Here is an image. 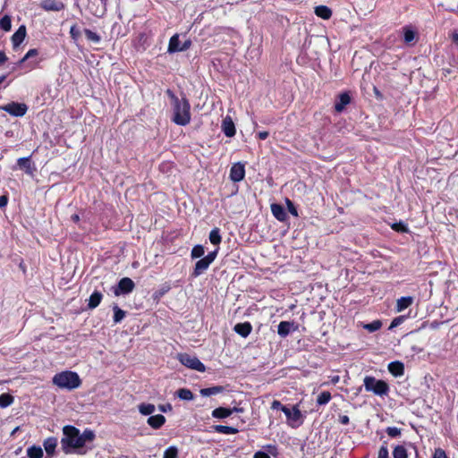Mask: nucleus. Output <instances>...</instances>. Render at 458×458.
<instances>
[{
	"label": "nucleus",
	"instance_id": "nucleus-47",
	"mask_svg": "<svg viewBox=\"0 0 458 458\" xmlns=\"http://www.w3.org/2000/svg\"><path fill=\"white\" fill-rule=\"evenodd\" d=\"M392 228L397 232L406 233L408 231L406 225L403 223H395L392 225Z\"/></svg>",
	"mask_w": 458,
	"mask_h": 458
},
{
	"label": "nucleus",
	"instance_id": "nucleus-7",
	"mask_svg": "<svg viewBox=\"0 0 458 458\" xmlns=\"http://www.w3.org/2000/svg\"><path fill=\"white\" fill-rule=\"evenodd\" d=\"M191 46V40L186 39L182 43L180 40V37L178 34H175L171 37L168 44L167 52L168 53H175V52H182L188 50Z\"/></svg>",
	"mask_w": 458,
	"mask_h": 458
},
{
	"label": "nucleus",
	"instance_id": "nucleus-15",
	"mask_svg": "<svg viewBox=\"0 0 458 458\" xmlns=\"http://www.w3.org/2000/svg\"><path fill=\"white\" fill-rule=\"evenodd\" d=\"M222 131L226 137H233L235 135V126L233 119L230 116H225L222 122Z\"/></svg>",
	"mask_w": 458,
	"mask_h": 458
},
{
	"label": "nucleus",
	"instance_id": "nucleus-49",
	"mask_svg": "<svg viewBox=\"0 0 458 458\" xmlns=\"http://www.w3.org/2000/svg\"><path fill=\"white\" fill-rule=\"evenodd\" d=\"M377 458H388V450L386 446L380 447Z\"/></svg>",
	"mask_w": 458,
	"mask_h": 458
},
{
	"label": "nucleus",
	"instance_id": "nucleus-13",
	"mask_svg": "<svg viewBox=\"0 0 458 458\" xmlns=\"http://www.w3.org/2000/svg\"><path fill=\"white\" fill-rule=\"evenodd\" d=\"M297 329V326L293 321H281L277 327V334L284 338L286 337L291 331H295Z\"/></svg>",
	"mask_w": 458,
	"mask_h": 458
},
{
	"label": "nucleus",
	"instance_id": "nucleus-27",
	"mask_svg": "<svg viewBox=\"0 0 458 458\" xmlns=\"http://www.w3.org/2000/svg\"><path fill=\"white\" fill-rule=\"evenodd\" d=\"M43 449L39 445H31L27 449L29 458H43Z\"/></svg>",
	"mask_w": 458,
	"mask_h": 458
},
{
	"label": "nucleus",
	"instance_id": "nucleus-24",
	"mask_svg": "<svg viewBox=\"0 0 458 458\" xmlns=\"http://www.w3.org/2000/svg\"><path fill=\"white\" fill-rule=\"evenodd\" d=\"M315 13L317 16L328 20L332 16V11L329 7L326 5H318L315 8Z\"/></svg>",
	"mask_w": 458,
	"mask_h": 458
},
{
	"label": "nucleus",
	"instance_id": "nucleus-63",
	"mask_svg": "<svg viewBox=\"0 0 458 458\" xmlns=\"http://www.w3.org/2000/svg\"><path fill=\"white\" fill-rule=\"evenodd\" d=\"M5 79H6V75L0 76V85L4 81Z\"/></svg>",
	"mask_w": 458,
	"mask_h": 458
},
{
	"label": "nucleus",
	"instance_id": "nucleus-29",
	"mask_svg": "<svg viewBox=\"0 0 458 458\" xmlns=\"http://www.w3.org/2000/svg\"><path fill=\"white\" fill-rule=\"evenodd\" d=\"M223 390H224L223 386H212V387H208V388H202V389H200L199 393L202 396L207 397V396L220 394L223 392Z\"/></svg>",
	"mask_w": 458,
	"mask_h": 458
},
{
	"label": "nucleus",
	"instance_id": "nucleus-20",
	"mask_svg": "<svg viewBox=\"0 0 458 458\" xmlns=\"http://www.w3.org/2000/svg\"><path fill=\"white\" fill-rule=\"evenodd\" d=\"M233 329L241 336L247 337L252 330V326L250 322L238 323Z\"/></svg>",
	"mask_w": 458,
	"mask_h": 458
},
{
	"label": "nucleus",
	"instance_id": "nucleus-48",
	"mask_svg": "<svg viewBox=\"0 0 458 458\" xmlns=\"http://www.w3.org/2000/svg\"><path fill=\"white\" fill-rule=\"evenodd\" d=\"M433 458H448V457L446 456V454L443 449L437 448L435 450Z\"/></svg>",
	"mask_w": 458,
	"mask_h": 458
},
{
	"label": "nucleus",
	"instance_id": "nucleus-6",
	"mask_svg": "<svg viewBox=\"0 0 458 458\" xmlns=\"http://www.w3.org/2000/svg\"><path fill=\"white\" fill-rule=\"evenodd\" d=\"M217 255V250L209 252L207 256L198 260L195 264V267L193 270V276L197 277L204 273L210 264L216 259Z\"/></svg>",
	"mask_w": 458,
	"mask_h": 458
},
{
	"label": "nucleus",
	"instance_id": "nucleus-44",
	"mask_svg": "<svg viewBox=\"0 0 458 458\" xmlns=\"http://www.w3.org/2000/svg\"><path fill=\"white\" fill-rule=\"evenodd\" d=\"M69 33H70V37L74 41H77L81 37V30L77 28L76 24H74L71 27Z\"/></svg>",
	"mask_w": 458,
	"mask_h": 458
},
{
	"label": "nucleus",
	"instance_id": "nucleus-34",
	"mask_svg": "<svg viewBox=\"0 0 458 458\" xmlns=\"http://www.w3.org/2000/svg\"><path fill=\"white\" fill-rule=\"evenodd\" d=\"M156 410V407L152 403H141L139 405V411L143 415H150Z\"/></svg>",
	"mask_w": 458,
	"mask_h": 458
},
{
	"label": "nucleus",
	"instance_id": "nucleus-3",
	"mask_svg": "<svg viewBox=\"0 0 458 458\" xmlns=\"http://www.w3.org/2000/svg\"><path fill=\"white\" fill-rule=\"evenodd\" d=\"M52 383L61 389L73 390L81 386V379L78 373L64 370L56 373L52 378Z\"/></svg>",
	"mask_w": 458,
	"mask_h": 458
},
{
	"label": "nucleus",
	"instance_id": "nucleus-9",
	"mask_svg": "<svg viewBox=\"0 0 458 458\" xmlns=\"http://www.w3.org/2000/svg\"><path fill=\"white\" fill-rule=\"evenodd\" d=\"M39 6L47 12H60L65 8L64 4L58 0H41Z\"/></svg>",
	"mask_w": 458,
	"mask_h": 458
},
{
	"label": "nucleus",
	"instance_id": "nucleus-30",
	"mask_svg": "<svg viewBox=\"0 0 458 458\" xmlns=\"http://www.w3.org/2000/svg\"><path fill=\"white\" fill-rule=\"evenodd\" d=\"M214 430L220 434H236L238 432V429L233 427L229 426H224V425H216L213 427Z\"/></svg>",
	"mask_w": 458,
	"mask_h": 458
},
{
	"label": "nucleus",
	"instance_id": "nucleus-61",
	"mask_svg": "<svg viewBox=\"0 0 458 458\" xmlns=\"http://www.w3.org/2000/svg\"><path fill=\"white\" fill-rule=\"evenodd\" d=\"M452 38L454 43L458 44V34L457 33H454L452 36Z\"/></svg>",
	"mask_w": 458,
	"mask_h": 458
},
{
	"label": "nucleus",
	"instance_id": "nucleus-46",
	"mask_svg": "<svg viewBox=\"0 0 458 458\" xmlns=\"http://www.w3.org/2000/svg\"><path fill=\"white\" fill-rule=\"evenodd\" d=\"M285 202H286V205H287L288 211L293 216H298V211H297V208H295L294 204L289 199H286Z\"/></svg>",
	"mask_w": 458,
	"mask_h": 458
},
{
	"label": "nucleus",
	"instance_id": "nucleus-23",
	"mask_svg": "<svg viewBox=\"0 0 458 458\" xmlns=\"http://www.w3.org/2000/svg\"><path fill=\"white\" fill-rule=\"evenodd\" d=\"M283 412L285 414L287 419L291 421H298L301 417V411L296 406H294L293 408V410H290L287 407L284 408Z\"/></svg>",
	"mask_w": 458,
	"mask_h": 458
},
{
	"label": "nucleus",
	"instance_id": "nucleus-53",
	"mask_svg": "<svg viewBox=\"0 0 458 458\" xmlns=\"http://www.w3.org/2000/svg\"><path fill=\"white\" fill-rule=\"evenodd\" d=\"M253 458H270V456L265 452L258 451L254 454Z\"/></svg>",
	"mask_w": 458,
	"mask_h": 458
},
{
	"label": "nucleus",
	"instance_id": "nucleus-1",
	"mask_svg": "<svg viewBox=\"0 0 458 458\" xmlns=\"http://www.w3.org/2000/svg\"><path fill=\"white\" fill-rule=\"evenodd\" d=\"M166 95L171 100L173 110L172 121L181 126H185L191 122V105L187 98H179L171 89H166Z\"/></svg>",
	"mask_w": 458,
	"mask_h": 458
},
{
	"label": "nucleus",
	"instance_id": "nucleus-11",
	"mask_svg": "<svg viewBox=\"0 0 458 458\" xmlns=\"http://www.w3.org/2000/svg\"><path fill=\"white\" fill-rule=\"evenodd\" d=\"M135 287L134 282L129 277L122 278L116 287V295L119 293H129L132 292Z\"/></svg>",
	"mask_w": 458,
	"mask_h": 458
},
{
	"label": "nucleus",
	"instance_id": "nucleus-36",
	"mask_svg": "<svg viewBox=\"0 0 458 458\" xmlns=\"http://www.w3.org/2000/svg\"><path fill=\"white\" fill-rule=\"evenodd\" d=\"M221 235L218 228H214L209 233V241L214 245H218L221 242Z\"/></svg>",
	"mask_w": 458,
	"mask_h": 458
},
{
	"label": "nucleus",
	"instance_id": "nucleus-55",
	"mask_svg": "<svg viewBox=\"0 0 458 458\" xmlns=\"http://www.w3.org/2000/svg\"><path fill=\"white\" fill-rule=\"evenodd\" d=\"M8 60L5 53L4 51H0V65L4 64Z\"/></svg>",
	"mask_w": 458,
	"mask_h": 458
},
{
	"label": "nucleus",
	"instance_id": "nucleus-26",
	"mask_svg": "<svg viewBox=\"0 0 458 458\" xmlns=\"http://www.w3.org/2000/svg\"><path fill=\"white\" fill-rule=\"evenodd\" d=\"M413 299L412 297H401L397 300L396 302V310L398 312L403 311V310L407 309L409 306L412 304Z\"/></svg>",
	"mask_w": 458,
	"mask_h": 458
},
{
	"label": "nucleus",
	"instance_id": "nucleus-10",
	"mask_svg": "<svg viewBox=\"0 0 458 458\" xmlns=\"http://www.w3.org/2000/svg\"><path fill=\"white\" fill-rule=\"evenodd\" d=\"M245 176V168L244 165L241 163L233 164L230 170V179L234 182H238L243 180Z\"/></svg>",
	"mask_w": 458,
	"mask_h": 458
},
{
	"label": "nucleus",
	"instance_id": "nucleus-38",
	"mask_svg": "<svg viewBox=\"0 0 458 458\" xmlns=\"http://www.w3.org/2000/svg\"><path fill=\"white\" fill-rule=\"evenodd\" d=\"M331 400V394L328 391H324L318 395L317 403L318 405H325Z\"/></svg>",
	"mask_w": 458,
	"mask_h": 458
},
{
	"label": "nucleus",
	"instance_id": "nucleus-57",
	"mask_svg": "<svg viewBox=\"0 0 458 458\" xmlns=\"http://www.w3.org/2000/svg\"><path fill=\"white\" fill-rule=\"evenodd\" d=\"M258 137L260 140H266L268 137V131H260L258 133Z\"/></svg>",
	"mask_w": 458,
	"mask_h": 458
},
{
	"label": "nucleus",
	"instance_id": "nucleus-62",
	"mask_svg": "<svg viewBox=\"0 0 458 458\" xmlns=\"http://www.w3.org/2000/svg\"><path fill=\"white\" fill-rule=\"evenodd\" d=\"M232 410H233V412H241V411H242V408H236V407H234V408H233Z\"/></svg>",
	"mask_w": 458,
	"mask_h": 458
},
{
	"label": "nucleus",
	"instance_id": "nucleus-18",
	"mask_svg": "<svg viewBox=\"0 0 458 458\" xmlns=\"http://www.w3.org/2000/svg\"><path fill=\"white\" fill-rule=\"evenodd\" d=\"M273 216L279 221L284 222L287 218V214L284 207L280 204L273 203L270 206Z\"/></svg>",
	"mask_w": 458,
	"mask_h": 458
},
{
	"label": "nucleus",
	"instance_id": "nucleus-8",
	"mask_svg": "<svg viewBox=\"0 0 458 458\" xmlns=\"http://www.w3.org/2000/svg\"><path fill=\"white\" fill-rule=\"evenodd\" d=\"M4 111L15 117H21L26 114L28 106L25 103L11 102L1 107Z\"/></svg>",
	"mask_w": 458,
	"mask_h": 458
},
{
	"label": "nucleus",
	"instance_id": "nucleus-52",
	"mask_svg": "<svg viewBox=\"0 0 458 458\" xmlns=\"http://www.w3.org/2000/svg\"><path fill=\"white\" fill-rule=\"evenodd\" d=\"M125 312L116 307V322H119L124 318Z\"/></svg>",
	"mask_w": 458,
	"mask_h": 458
},
{
	"label": "nucleus",
	"instance_id": "nucleus-50",
	"mask_svg": "<svg viewBox=\"0 0 458 458\" xmlns=\"http://www.w3.org/2000/svg\"><path fill=\"white\" fill-rule=\"evenodd\" d=\"M271 408L273 410H281L283 411V409L286 408V406L283 405L279 401L275 400L271 404Z\"/></svg>",
	"mask_w": 458,
	"mask_h": 458
},
{
	"label": "nucleus",
	"instance_id": "nucleus-43",
	"mask_svg": "<svg viewBox=\"0 0 458 458\" xmlns=\"http://www.w3.org/2000/svg\"><path fill=\"white\" fill-rule=\"evenodd\" d=\"M178 450L174 446L168 447L164 453V458H177Z\"/></svg>",
	"mask_w": 458,
	"mask_h": 458
},
{
	"label": "nucleus",
	"instance_id": "nucleus-41",
	"mask_svg": "<svg viewBox=\"0 0 458 458\" xmlns=\"http://www.w3.org/2000/svg\"><path fill=\"white\" fill-rule=\"evenodd\" d=\"M81 439H82V442H83V446L85 445L86 442H91L94 440L95 438V434L92 430L90 429H85L81 434Z\"/></svg>",
	"mask_w": 458,
	"mask_h": 458
},
{
	"label": "nucleus",
	"instance_id": "nucleus-45",
	"mask_svg": "<svg viewBox=\"0 0 458 458\" xmlns=\"http://www.w3.org/2000/svg\"><path fill=\"white\" fill-rule=\"evenodd\" d=\"M387 435L391 437H396L401 435V429L396 427H388L386 429Z\"/></svg>",
	"mask_w": 458,
	"mask_h": 458
},
{
	"label": "nucleus",
	"instance_id": "nucleus-39",
	"mask_svg": "<svg viewBox=\"0 0 458 458\" xmlns=\"http://www.w3.org/2000/svg\"><path fill=\"white\" fill-rule=\"evenodd\" d=\"M204 254H205L204 247L202 245L198 244L192 248L191 256L192 259H198V258L202 257Z\"/></svg>",
	"mask_w": 458,
	"mask_h": 458
},
{
	"label": "nucleus",
	"instance_id": "nucleus-14",
	"mask_svg": "<svg viewBox=\"0 0 458 458\" xmlns=\"http://www.w3.org/2000/svg\"><path fill=\"white\" fill-rule=\"evenodd\" d=\"M27 34L25 25H21L11 38L13 48L18 47L25 39Z\"/></svg>",
	"mask_w": 458,
	"mask_h": 458
},
{
	"label": "nucleus",
	"instance_id": "nucleus-58",
	"mask_svg": "<svg viewBox=\"0 0 458 458\" xmlns=\"http://www.w3.org/2000/svg\"><path fill=\"white\" fill-rule=\"evenodd\" d=\"M400 318H394L390 325V328L396 327L400 323Z\"/></svg>",
	"mask_w": 458,
	"mask_h": 458
},
{
	"label": "nucleus",
	"instance_id": "nucleus-12",
	"mask_svg": "<svg viewBox=\"0 0 458 458\" xmlns=\"http://www.w3.org/2000/svg\"><path fill=\"white\" fill-rule=\"evenodd\" d=\"M38 55V51L36 48L30 49L25 55L17 63V65L20 67L26 66L29 70H33L37 67L38 63L30 62L25 64L26 61L37 56Z\"/></svg>",
	"mask_w": 458,
	"mask_h": 458
},
{
	"label": "nucleus",
	"instance_id": "nucleus-42",
	"mask_svg": "<svg viewBox=\"0 0 458 458\" xmlns=\"http://www.w3.org/2000/svg\"><path fill=\"white\" fill-rule=\"evenodd\" d=\"M382 326V323L379 320H375L371 323L366 324L364 328L369 330V332H375L378 330Z\"/></svg>",
	"mask_w": 458,
	"mask_h": 458
},
{
	"label": "nucleus",
	"instance_id": "nucleus-31",
	"mask_svg": "<svg viewBox=\"0 0 458 458\" xmlns=\"http://www.w3.org/2000/svg\"><path fill=\"white\" fill-rule=\"evenodd\" d=\"M102 294L99 292H94L90 296L89 300L88 306L90 309H94L98 307L101 301Z\"/></svg>",
	"mask_w": 458,
	"mask_h": 458
},
{
	"label": "nucleus",
	"instance_id": "nucleus-5",
	"mask_svg": "<svg viewBox=\"0 0 458 458\" xmlns=\"http://www.w3.org/2000/svg\"><path fill=\"white\" fill-rule=\"evenodd\" d=\"M178 360L182 365L189 369L199 372H204L206 370L205 365L195 356H191L187 353H179Z\"/></svg>",
	"mask_w": 458,
	"mask_h": 458
},
{
	"label": "nucleus",
	"instance_id": "nucleus-21",
	"mask_svg": "<svg viewBox=\"0 0 458 458\" xmlns=\"http://www.w3.org/2000/svg\"><path fill=\"white\" fill-rule=\"evenodd\" d=\"M165 416H163L161 414L150 416L148 419V424L151 428H156V429L161 428L165 424Z\"/></svg>",
	"mask_w": 458,
	"mask_h": 458
},
{
	"label": "nucleus",
	"instance_id": "nucleus-35",
	"mask_svg": "<svg viewBox=\"0 0 458 458\" xmlns=\"http://www.w3.org/2000/svg\"><path fill=\"white\" fill-rule=\"evenodd\" d=\"M13 396L10 394H0V407L5 408L10 406L13 403Z\"/></svg>",
	"mask_w": 458,
	"mask_h": 458
},
{
	"label": "nucleus",
	"instance_id": "nucleus-25",
	"mask_svg": "<svg viewBox=\"0 0 458 458\" xmlns=\"http://www.w3.org/2000/svg\"><path fill=\"white\" fill-rule=\"evenodd\" d=\"M233 414V410L225 407H218L213 410L212 416L217 419H225Z\"/></svg>",
	"mask_w": 458,
	"mask_h": 458
},
{
	"label": "nucleus",
	"instance_id": "nucleus-17",
	"mask_svg": "<svg viewBox=\"0 0 458 458\" xmlns=\"http://www.w3.org/2000/svg\"><path fill=\"white\" fill-rule=\"evenodd\" d=\"M17 165L20 169L24 170L26 174H31L33 173L34 168L30 156L18 158Z\"/></svg>",
	"mask_w": 458,
	"mask_h": 458
},
{
	"label": "nucleus",
	"instance_id": "nucleus-40",
	"mask_svg": "<svg viewBox=\"0 0 458 458\" xmlns=\"http://www.w3.org/2000/svg\"><path fill=\"white\" fill-rule=\"evenodd\" d=\"M394 458H408L407 451L403 445H397L393 452Z\"/></svg>",
	"mask_w": 458,
	"mask_h": 458
},
{
	"label": "nucleus",
	"instance_id": "nucleus-22",
	"mask_svg": "<svg viewBox=\"0 0 458 458\" xmlns=\"http://www.w3.org/2000/svg\"><path fill=\"white\" fill-rule=\"evenodd\" d=\"M388 370L393 376L398 377L403 374L404 367L400 361H393L388 364Z\"/></svg>",
	"mask_w": 458,
	"mask_h": 458
},
{
	"label": "nucleus",
	"instance_id": "nucleus-4",
	"mask_svg": "<svg viewBox=\"0 0 458 458\" xmlns=\"http://www.w3.org/2000/svg\"><path fill=\"white\" fill-rule=\"evenodd\" d=\"M363 385L367 392H372L377 395H387L389 392L388 384L381 379H377L371 376H366L363 380Z\"/></svg>",
	"mask_w": 458,
	"mask_h": 458
},
{
	"label": "nucleus",
	"instance_id": "nucleus-51",
	"mask_svg": "<svg viewBox=\"0 0 458 458\" xmlns=\"http://www.w3.org/2000/svg\"><path fill=\"white\" fill-rule=\"evenodd\" d=\"M8 196L7 195H2L0 196V208H5L8 204Z\"/></svg>",
	"mask_w": 458,
	"mask_h": 458
},
{
	"label": "nucleus",
	"instance_id": "nucleus-33",
	"mask_svg": "<svg viewBox=\"0 0 458 458\" xmlns=\"http://www.w3.org/2000/svg\"><path fill=\"white\" fill-rule=\"evenodd\" d=\"M176 394H177V396L182 400L191 401V400H193V398H194L192 392L187 388H181L177 391Z\"/></svg>",
	"mask_w": 458,
	"mask_h": 458
},
{
	"label": "nucleus",
	"instance_id": "nucleus-28",
	"mask_svg": "<svg viewBox=\"0 0 458 458\" xmlns=\"http://www.w3.org/2000/svg\"><path fill=\"white\" fill-rule=\"evenodd\" d=\"M403 40L407 45H411L414 42L416 38V33L411 28L406 26L403 29Z\"/></svg>",
	"mask_w": 458,
	"mask_h": 458
},
{
	"label": "nucleus",
	"instance_id": "nucleus-19",
	"mask_svg": "<svg viewBox=\"0 0 458 458\" xmlns=\"http://www.w3.org/2000/svg\"><path fill=\"white\" fill-rule=\"evenodd\" d=\"M351 102V97L348 93L344 92L340 94L338 100L335 105V109L336 112L341 113L344 110L345 106L349 105Z\"/></svg>",
	"mask_w": 458,
	"mask_h": 458
},
{
	"label": "nucleus",
	"instance_id": "nucleus-2",
	"mask_svg": "<svg viewBox=\"0 0 458 458\" xmlns=\"http://www.w3.org/2000/svg\"><path fill=\"white\" fill-rule=\"evenodd\" d=\"M64 437L61 439L62 450L65 454L72 453L74 449L83 447L80 429L72 425L63 428Z\"/></svg>",
	"mask_w": 458,
	"mask_h": 458
},
{
	"label": "nucleus",
	"instance_id": "nucleus-37",
	"mask_svg": "<svg viewBox=\"0 0 458 458\" xmlns=\"http://www.w3.org/2000/svg\"><path fill=\"white\" fill-rule=\"evenodd\" d=\"M84 34H85V37L89 41V42H92L94 44H98L99 43L100 41V36L98 35L96 32L92 31L91 30L89 29H85L84 30Z\"/></svg>",
	"mask_w": 458,
	"mask_h": 458
},
{
	"label": "nucleus",
	"instance_id": "nucleus-32",
	"mask_svg": "<svg viewBox=\"0 0 458 458\" xmlns=\"http://www.w3.org/2000/svg\"><path fill=\"white\" fill-rule=\"evenodd\" d=\"M0 29L6 32L11 30L12 20L10 15L4 14L3 17H0Z\"/></svg>",
	"mask_w": 458,
	"mask_h": 458
},
{
	"label": "nucleus",
	"instance_id": "nucleus-56",
	"mask_svg": "<svg viewBox=\"0 0 458 458\" xmlns=\"http://www.w3.org/2000/svg\"><path fill=\"white\" fill-rule=\"evenodd\" d=\"M349 417L347 415H342L339 417V421L344 424V425H346L349 423Z\"/></svg>",
	"mask_w": 458,
	"mask_h": 458
},
{
	"label": "nucleus",
	"instance_id": "nucleus-16",
	"mask_svg": "<svg viewBox=\"0 0 458 458\" xmlns=\"http://www.w3.org/2000/svg\"><path fill=\"white\" fill-rule=\"evenodd\" d=\"M43 446L47 457H53L55 454V448L57 446V438L55 437H49L46 438L43 442Z\"/></svg>",
	"mask_w": 458,
	"mask_h": 458
},
{
	"label": "nucleus",
	"instance_id": "nucleus-54",
	"mask_svg": "<svg viewBox=\"0 0 458 458\" xmlns=\"http://www.w3.org/2000/svg\"><path fill=\"white\" fill-rule=\"evenodd\" d=\"M159 410L163 412H167L172 410V405L170 403L159 405Z\"/></svg>",
	"mask_w": 458,
	"mask_h": 458
},
{
	"label": "nucleus",
	"instance_id": "nucleus-60",
	"mask_svg": "<svg viewBox=\"0 0 458 458\" xmlns=\"http://www.w3.org/2000/svg\"><path fill=\"white\" fill-rule=\"evenodd\" d=\"M72 220L73 222H75V223H76V222H79V220H80V216H79V215H77V214L72 215Z\"/></svg>",
	"mask_w": 458,
	"mask_h": 458
},
{
	"label": "nucleus",
	"instance_id": "nucleus-59",
	"mask_svg": "<svg viewBox=\"0 0 458 458\" xmlns=\"http://www.w3.org/2000/svg\"><path fill=\"white\" fill-rule=\"evenodd\" d=\"M340 380V377L339 376H333L331 377V382L335 385L336 383H338Z\"/></svg>",
	"mask_w": 458,
	"mask_h": 458
}]
</instances>
